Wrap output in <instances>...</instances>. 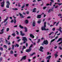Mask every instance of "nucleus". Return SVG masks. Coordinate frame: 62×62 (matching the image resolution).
I'll return each mask as SVG.
<instances>
[{"label":"nucleus","mask_w":62,"mask_h":62,"mask_svg":"<svg viewBox=\"0 0 62 62\" xmlns=\"http://www.w3.org/2000/svg\"><path fill=\"white\" fill-rule=\"evenodd\" d=\"M33 47V45L31 44L29 48V49H27L26 50V52H27L28 53H29L32 51V48H32Z\"/></svg>","instance_id":"1"},{"label":"nucleus","mask_w":62,"mask_h":62,"mask_svg":"<svg viewBox=\"0 0 62 62\" xmlns=\"http://www.w3.org/2000/svg\"><path fill=\"white\" fill-rule=\"evenodd\" d=\"M23 39H22L23 40L24 42H23L24 43H25V42H26V41H27V38L25 37H22Z\"/></svg>","instance_id":"2"},{"label":"nucleus","mask_w":62,"mask_h":62,"mask_svg":"<svg viewBox=\"0 0 62 62\" xmlns=\"http://www.w3.org/2000/svg\"><path fill=\"white\" fill-rule=\"evenodd\" d=\"M41 29L43 31V30H46V31H48L49 30V29H45V27H41Z\"/></svg>","instance_id":"3"},{"label":"nucleus","mask_w":62,"mask_h":62,"mask_svg":"<svg viewBox=\"0 0 62 62\" xmlns=\"http://www.w3.org/2000/svg\"><path fill=\"white\" fill-rule=\"evenodd\" d=\"M43 43L46 45H48V41L47 40H46L45 41H44Z\"/></svg>","instance_id":"4"},{"label":"nucleus","mask_w":62,"mask_h":62,"mask_svg":"<svg viewBox=\"0 0 62 62\" xmlns=\"http://www.w3.org/2000/svg\"><path fill=\"white\" fill-rule=\"evenodd\" d=\"M43 49V47L42 46H40V49H39V50L41 51V52H43V50H42Z\"/></svg>","instance_id":"5"},{"label":"nucleus","mask_w":62,"mask_h":62,"mask_svg":"<svg viewBox=\"0 0 62 62\" xmlns=\"http://www.w3.org/2000/svg\"><path fill=\"white\" fill-rule=\"evenodd\" d=\"M4 4H5V1H4V0L3 2H2L1 3V7H4Z\"/></svg>","instance_id":"6"},{"label":"nucleus","mask_w":62,"mask_h":62,"mask_svg":"<svg viewBox=\"0 0 62 62\" xmlns=\"http://www.w3.org/2000/svg\"><path fill=\"white\" fill-rule=\"evenodd\" d=\"M41 15H37V18H41Z\"/></svg>","instance_id":"7"},{"label":"nucleus","mask_w":62,"mask_h":62,"mask_svg":"<svg viewBox=\"0 0 62 62\" xmlns=\"http://www.w3.org/2000/svg\"><path fill=\"white\" fill-rule=\"evenodd\" d=\"M30 37H31L32 39H34V38H35V36L31 34H30Z\"/></svg>","instance_id":"8"},{"label":"nucleus","mask_w":62,"mask_h":62,"mask_svg":"<svg viewBox=\"0 0 62 62\" xmlns=\"http://www.w3.org/2000/svg\"><path fill=\"white\" fill-rule=\"evenodd\" d=\"M51 11H53V9H49L48 11V13H50V12H51Z\"/></svg>","instance_id":"9"},{"label":"nucleus","mask_w":62,"mask_h":62,"mask_svg":"<svg viewBox=\"0 0 62 62\" xmlns=\"http://www.w3.org/2000/svg\"><path fill=\"white\" fill-rule=\"evenodd\" d=\"M23 32L22 31H20V34L21 36H24V33H23Z\"/></svg>","instance_id":"10"},{"label":"nucleus","mask_w":62,"mask_h":62,"mask_svg":"<svg viewBox=\"0 0 62 62\" xmlns=\"http://www.w3.org/2000/svg\"><path fill=\"white\" fill-rule=\"evenodd\" d=\"M51 55L49 56H48V57H47L46 58V59H48V60H50V58H51Z\"/></svg>","instance_id":"11"},{"label":"nucleus","mask_w":62,"mask_h":62,"mask_svg":"<svg viewBox=\"0 0 62 62\" xmlns=\"http://www.w3.org/2000/svg\"><path fill=\"white\" fill-rule=\"evenodd\" d=\"M26 56H23L22 58V59L23 60H25L26 59Z\"/></svg>","instance_id":"12"},{"label":"nucleus","mask_w":62,"mask_h":62,"mask_svg":"<svg viewBox=\"0 0 62 62\" xmlns=\"http://www.w3.org/2000/svg\"><path fill=\"white\" fill-rule=\"evenodd\" d=\"M19 15H20V16L21 17V18H24L22 14L21 13H19Z\"/></svg>","instance_id":"13"},{"label":"nucleus","mask_w":62,"mask_h":62,"mask_svg":"<svg viewBox=\"0 0 62 62\" xmlns=\"http://www.w3.org/2000/svg\"><path fill=\"white\" fill-rule=\"evenodd\" d=\"M32 25L33 26H36V23H35V21H33V23Z\"/></svg>","instance_id":"14"},{"label":"nucleus","mask_w":62,"mask_h":62,"mask_svg":"<svg viewBox=\"0 0 62 62\" xmlns=\"http://www.w3.org/2000/svg\"><path fill=\"white\" fill-rule=\"evenodd\" d=\"M36 8H34L33 9L32 12H36Z\"/></svg>","instance_id":"15"},{"label":"nucleus","mask_w":62,"mask_h":62,"mask_svg":"<svg viewBox=\"0 0 62 62\" xmlns=\"http://www.w3.org/2000/svg\"><path fill=\"white\" fill-rule=\"evenodd\" d=\"M60 40H62V38H60L57 41V42H59V41H60Z\"/></svg>","instance_id":"16"},{"label":"nucleus","mask_w":62,"mask_h":62,"mask_svg":"<svg viewBox=\"0 0 62 62\" xmlns=\"http://www.w3.org/2000/svg\"><path fill=\"white\" fill-rule=\"evenodd\" d=\"M44 25L43 27H46V22H45L44 23Z\"/></svg>","instance_id":"17"},{"label":"nucleus","mask_w":62,"mask_h":62,"mask_svg":"<svg viewBox=\"0 0 62 62\" xmlns=\"http://www.w3.org/2000/svg\"><path fill=\"white\" fill-rule=\"evenodd\" d=\"M24 29H25V32H27V29L26 27H24Z\"/></svg>","instance_id":"18"},{"label":"nucleus","mask_w":62,"mask_h":62,"mask_svg":"<svg viewBox=\"0 0 62 62\" xmlns=\"http://www.w3.org/2000/svg\"><path fill=\"white\" fill-rule=\"evenodd\" d=\"M9 5H10L8 4H7L6 5V8H9Z\"/></svg>","instance_id":"19"},{"label":"nucleus","mask_w":62,"mask_h":62,"mask_svg":"<svg viewBox=\"0 0 62 62\" xmlns=\"http://www.w3.org/2000/svg\"><path fill=\"white\" fill-rule=\"evenodd\" d=\"M12 35L13 36V37H15V36H16V35L15 34V33H13L12 34Z\"/></svg>","instance_id":"20"},{"label":"nucleus","mask_w":62,"mask_h":62,"mask_svg":"<svg viewBox=\"0 0 62 62\" xmlns=\"http://www.w3.org/2000/svg\"><path fill=\"white\" fill-rule=\"evenodd\" d=\"M8 20V18H6V19H5L4 20V21H3L4 23H5V22H6L7 21V20Z\"/></svg>","instance_id":"21"},{"label":"nucleus","mask_w":62,"mask_h":62,"mask_svg":"<svg viewBox=\"0 0 62 62\" xmlns=\"http://www.w3.org/2000/svg\"><path fill=\"white\" fill-rule=\"evenodd\" d=\"M3 47L5 48H6V49H7V46L6 45H4Z\"/></svg>","instance_id":"22"},{"label":"nucleus","mask_w":62,"mask_h":62,"mask_svg":"<svg viewBox=\"0 0 62 62\" xmlns=\"http://www.w3.org/2000/svg\"><path fill=\"white\" fill-rule=\"evenodd\" d=\"M19 26L22 29H23V26H21V25H20Z\"/></svg>","instance_id":"23"},{"label":"nucleus","mask_w":62,"mask_h":62,"mask_svg":"<svg viewBox=\"0 0 62 62\" xmlns=\"http://www.w3.org/2000/svg\"><path fill=\"white\" fill-rule=\"evenodd\" d=\"M25 23L26 24L28 23V20H26L25 21Z\"/></svg>","instance_id":"24"},{"label":"nucleus","mask_w":62,"mask_h":62,"mask_svg":"<svg viewBox=\"0 0 62 62\" xmlns=\"http://www.w3.org/2000/svg\"><path fill=\"white\" fill-rule=\"evenodd\" d=\"M35 54V53H34L33 54H30V56H32V55H34Z\"/></svg>","instance_id":"25"},{"label":"nucleus","mask_w":62,"mask_h":62,"mask_svg":"<svg viewBox=\"0 0 62 62\" xmlns=\"http://www.w3.org/2000/svg\"><path fill=\"white\" fill-rule=\"evenodd\" d=\"M13 10H18V8H13Z\"/></svg>","instance_id":"26"},{"label":"nucleus","mask_w":62,"mask_h":62,"mask_svg":"<svg viewBox=\"0 0 62 62\" xmlns=\"http://www.w3.org/2000/svg\"><path fill=\"white\" fill-rule=\"evenodd\" d=\"M26 49V47H25V46H23V48L22 49V50L23 51V49Z\"/></svg>","instance_id":"27"},{"label":"nucleus","mask_w":62,"mask_h":62,"mask_svg":"<svg viewBox=\"0 0 62 62\" xmlns=\"http://www.w3.org/2000/svg\"><path fill=\"white\" fill-rule=\"evenodd\" d=\"M55 40V39H53L51 41V42H54V40Z\"/></svg>","instance_id":"28"},{"label":"nucleus","mask_w":62,"mask_h":62,"mask_svg":"<svg viewBox=\"0 0 62 62\" xmlns=\"http://www.w3.org/2000/svg\"><path fill=\"white\" fill-rule=\"evenodd\" d=\"M10 37H11V36L9 35L8 37V38H7V39H8V40H9V39H10Z\"/></svg>","instance_id":"29"},{"label":"nucleus","mask_w":62,"mask_h":62,"mask_svg":"<svg viewBox=\"0 0 62 62\" xmlns=\"http://www.w3.org/2000/svg\"><path fill=\"white\" fill-rule=\"evenodd\" d=\"M0 49L1 51H3V48L2 47H0Z\"/></svg>","instance_id":"30"},{"label":"nucleus","mask_w":62,"mask_h":62,"mask_svg":"<svg viewBox=\"0 0 62 62\" xmlns=\"http://www.w3.org/2000/svg\"><path fill=\"white\" fill-rule=\"evenodd\" d=\"M61 29H62V28H61V27H60L59 28V29H57V30H58V31H59L60 30H61Z\"/></svg>","instance_id":"31"},{"label":"nucleus","mask_w":62,"mask_h":62,"mask_svg":"<svg viewBox=\"0 0 62 62\" xmlns=\"http://www.w3.org/2000/svg\"><path fill=\"white\" fill-rule=\"evenodd\" d=\"M54 55L55 56V58H56V57H57V56H58V55L56 54H55Z\"/></svg>","instance_id":"32"},{"label":"nucleus","mask_w":62,"mask_h":62,"mask_svg":"<svg viewBox=\"0 0 62 62\" xmlns=\"http://www.w3.org/2000/svg\"><path fill=\"white\" fill-rule=\"evenodd\" d=\"M14 23L15 24L16 23V19H14Z\"/></svg>","instance_id":"33"},{"label":"nucleus","mask_w":62,"mask_h":62,"mask_svg":"<svg viewBox=\"0 0 62 62\" xmlns=\"http://www.w3.org/2000/svg\"><path fill=\"white\" fill-rule=\"evenodd\" d=\"M9 28H7V30H6V31L7 32H8V31H9Z\"/></svg>","instance_id":"34"},{"label":"nucleus","mask_w":62,"mask_h":62,"mask_svg":"<svg viewBox=\"0 0 62 62\" xmlns=\"http://www.w3.org/2000/svg\"><path fill=\"white\" fill-rule=\"evenodd\" d=\"M7 3L8 4V5H10V3H9V2L8 1H7Z\"/></svg>","instance_id":"35"},{"label":"nucleus","mask_w":62,"mask_h":62,"mask_svg":"<svg viewBox=\"0 0 62 62\" xmlns=\"http://www.w3.org/2000/svg\"><path fill=\"white\" fill-rule=\"evenodd\" d=\"M25 7V5H23V6H22V7H21V8H24Z\"/></svg>","instance_id":"36"},{"label":"nucleus","mask_w":62,"mask_h":62,"mask_svg":"<svg viewBox=\"0 0 62 62\" xmlns=\"http://www.w3.org/2000/svg\"><path fill=\"white\" fill-rule=\"evenodd\" d=\"M12 50H14V45H12Z\"/></svg>","instance_id":"37"},{"label":"nucleus","mask_w":62,"mask_h":62,"mask_svg":"<svg viewBox=\"0 0 62 62\" xmlns=\"http://www.w3.org/2000/svg\"><path fill=\"white\" fill-rule=\"evenodd\" d=\"M16 47H19V45H18V44H16Z\"/></svg>","instance_id":"38"},{"label":"nucleus","mask_w":62,"mask_h":62,"mask_svg":"<svg viewBox=\"0 0 62 62\" xmlns=\"http://www.w3.org/2000/svg\"><path fill=\"white\" fill-rule=\"evenodd\" d=\"M59 48L61 50H62V47H60V46H59Z\"/></svg>","instance_id":"39"},{"label":"nucleus","mask_w":62,"mask_h":62,"mask_svg":"<svg viewBox=\"0 0 62 62\" xmlns=\"http://www.w3.org/2000/svg\"><path fill=\"white\" fill-rule=\"evenodd\" d=\"M10 53L11 54H13V51H11Z\"/></svg>","instance_id":"40"},{"label":"nucleus","mask_w":62,"mask_h":62,"mask_svg":"<svg viewBox=\"0 0 62 62\" xmlns=\"http://www.w3.org/2000/svg\"><path fill=\"white\" fill-rule=\"evenodd\" d=\"M47 8V7H44L43 8V9H45Z\"/></svg>","instance_id":"41"},{"label":"nucleus","mask_w":62,"mask_h":62,"mask_svg":"<svg viewBox=\"0 0 62 62\" xmlns=\"http://www.w3.org/2000/svg\"><path fill=\"white\" fill-rule=\"evenodd\" d=\"M17 54H14V56H15V57H17Z\"/></svg>","instance_id":"42"},{"label":"nucleus","mask_w":62,"mask_h":62,"mask_svg":"<svg viewBox=\"0 0 62 62\" xmlns=\"http://www.w3.org/2000/svg\"><path fill=\"white\" fill-rule=\"evenodd\" d=\"M40 39H39L38 40V41L37 42V43H39V42H40Z\"/></svg>","instance_id":"43"},{"label":"nucleus","mask_w":62,"mask_h":62,"mask_svg":"<svg viewBox=\"0 0 62 62\" xmlns=\"http://www.w3.org/2000/svg\"><path fill=\"white\" fill-rule=\"evenodd\" d=\"M8 42H9V43H8V45H10V44H10V42H9V41H8Z\"/></svg>","instance_id":"44"},{"label":"nucleus","mask_w":62,"mask_h":62,"mask_svg":"<svg viewBox=\"0 0 62 62\" xmlns=\"http://www.w3.org/2000/svg\"><path fill=\"white\" fill-rule=\"evenodd\" d=\"M58 24H59V22H58L56 24V26H57V25H58Z\"/></svg>","instance_id":"45"},{"label":"nucleus","mask_w":62,"mask_h":62,"mask_svg":"<svg viewBox=\"0 0 62 62\" xmlns=\"http://www.w3.org/2000/svg\"><path fill=\"white\" fill-rule=\"evenodd\" d=\"M58 16H62V15L60 14H59V15H58Z\"/></svg>","instance_id":"46"},{"label":"nucleus","mask_w":62,"mask_h":62,"mask_svg":"<svg viewBox=\"0 0 62 62\" xmlns=\"http://www.w3.org/2000/svg\"><path fill=\"white\" fill-rule=\"evenodd\" d=\"M26 7H28V6H29V4H26Z\"/></svg>","instance_id":"47"},{"label":"nucleus","mask_w":62,"mask_h":62,"mask_svg":"<svg viewBox=\"0 0 62 62\" xmlns=\"http://www.w3.org/2000/svg\"><path fill=\"white\" fill-rule=\"evenodd\" d=\"M50 1H51V2H52V3H54V1L53 0H50Z\"/></svg>","instance_id":"48"},{"label":"nucleus","mask_w":62,"mask_h":62,"mask_svg":"<svg viewBox=\"0 0 62 62\" xmlns=\"http://www.w3.org/2000/svg\"><path fill=\"white\" fill-rule=\"evenodd\" d=\"M58 4L59 6H60V5H62V3H58Z\"/></svg>","instance_id":"49"},{"label":"nucleus","mask_w":62,"mask_h":62,"mask_svg":"<svg viewBox=\"0 0 62 62\" xmlns=\"http://www.w3.org/2000/svg\"><path fill=\"white\" fill-rule=\"evenodd\" d=\"M21 39H20L19 40H17V41L18 42H19V41H21Z\"/></svg>","instance_id":"50"},{"label":"nucleus","mask_w":62,"mask_h":62,"mask_svg":"<svg viewBox=\"0 0 62 62\" xmlns=\"http://www.w3.org/2000/svg\"><path fill=\"white\" fill-rule=\"evenodd\" d=\"M16 32H17V35H18L19 34V32H18V31H16Z\"/></svg>","instance_id":"51"},{"label":"nucleus","mask_w":62,"mask_h":62,"mask_svg":"<svg viewBox=\"0 0 62 62\" xmlns=\"http://www.w3.org/2000/svg\"><path fill=\"white\" fill-rule=\"evenodd\" d=\"M50 6H52V2H50Z\"/></svg>","instance_id":"52"},{"label":"nucleus","mask_w":62,"mask_h":62,"mask_svg":"<svg viewBox=\"0 0 62 62\" xmlns=\"http://www.w3.org/2000/svg\"><path fill=\"white\" fill-rule=\"evenodd\" d=\"M55 28H53V29H52L53 30V31H54V30H55Z\"/></svg>","instance_id":"53"},{"label":"nucleus","mask_w":62,"mask_h":62,"mask_svg":"<svg viewBox=\"0 0 62 62\" xmlns=\"http://www.w3.org/2000/svg\"><path fill=\"white\" fill-rule=\"evenodd\" d=\"M41 23V22L40 21H38V23Z\"/></svg>","instance_id":"54"},{"label":"nucleus","mask_w":62,"mask_h":62,"mask_svg":"<svg viewBox=\"0 0 62 62\" xmlns=\"http://www.w3.org/2000/svg\"><path fill=\"white\" fill-rule=\"evenodd\" d=\"M57 46H55L54 47V49H57Z\"/></svg>","instance_id":"55"},{"label":"nucleus","mask_w":62,"mask_h":62,"mask_svg":"<svg viewBox=\"0 0 62 62\" xmlns=\"http://www.w3.org/2000/svg\"><path fill=\"white\" fill-rule=\"evenodd\" d=\"M18 7H20L21 6V5H20L19 3H18Z\"/></svg>","instance_id":"56"},{"label":"nucleus","mask_w":62,"mask_h":62,"mask_svg":"<svg viewBox=\"0 0 62 62\" xmlns=\"http://www.w3.org/2000/svg\"><path fill=\"white\" fill-rule=\"evenodd\" d=\"M4 30V29H2L1 30V32H4V31H3V30Z\"/></svg>","instance_id":"57"},{"label":"nucleus","mask_w":62,"mask_h":62,"mask_svg":"<svg viewBox=\"0 0 62 62\" xmlns=\"http://www.w3.org/2000/svg\"><path fill=\"white\" fill-rule=\"evenodd\" d=\"M20 50H21V49H22V46H20V48H19Z\"/></svg>","instance_id":"58"},{"label":"nucleus","mask_w":62,"mask_h":62,"mask_svg":"<svg viewBox=\"0 0 62 62\" xmlns=\"http://www.w3.org/2000/svg\"><path fill=\"white\" fill-rule=\"evenodd\" d=\"M14 21H13V19H12L11 21V23H13Z\"/></svg>","instance_id":"59"},{"label":"nucleus","mask_w":62,"mask_h":62,"mask_svg":"<svg viewBox=\"0 0 62 62\" xmlns=\"http://www.w3.org/2000/svg\"><path fill=\"white\" fill-rule=\"evenodd\" d=\"M6 39V42L7 43H8V40H7L6 39Z\"/></svg>","instance_id":"60"},{"label":"nucleus","mask_w":62,"mask_h":62,"mask_svg":"<svg viewBox=\"0 0 62 62\" xmlns=\"http://www.w3.org/2000/svg\"><path fill=\"white\" fill-rule=\"evenodd\" d=\"M47 55H49V52H47Z\"/></svg>","instance_id":"61"},{"label":"nucleus","mask_w":62,"mask_h":62,"mask_svg":"<svg viewBox=\"0 0 62 62\" xmlns=\"http://www.w3.org/2000/svg\"><path fill=\"white\" fill-rule=\"evenodd\" d=\"M19 38H20L19 37H17L16 39H19Z\"/></svg>","instance_id":"62"},{"label":"nucleus","mask_w":62,"mask_h":62,"mask_svg":"<svg viewBox=\"0 0 62 62\" xmlns=\"http://www.w3.org/2000/svg\"><path fill=\"white\" fill-rule=\"evenodd\" d=\"M28 45L27 43H26V47H27V46H28Z\"/></svg>","instance_id":"63"},{"label":"nucleus","mask_w":62,"mask_h":62,"mask_svg":"<svg viewBox=\"0 0 62 62\" xmlns=\"http://www.w3.org/2000/svg\"><path fill=\"white\" fill-rule=\"evenodd\" d=\"M36 32H39V30H36Z\"/></svg>","instance_id":"64"}]
</instances>
